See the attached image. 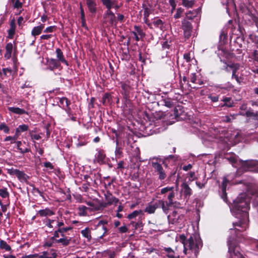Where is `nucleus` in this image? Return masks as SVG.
I'll use <instances>...</instances> for the list:
<instances>
[{"mask_svg":"<svg viewBox=\"0 0 258 258\" xmlns=\"http://www.w3.org/2000/svg\"><path fill=\"white\" fill-rule=\"evenodd\" d=\"M249 200L246 198L245 194L240 195L234 200L231 210L233 215L239 220L233 223L234 229H230L231 233L246 230L248 218L247 211L249 209Z\"/></svg>","mask_w":258,"mask_h":258,"instance_id":"1","label":"nucleus"},{"mask_svg":"<svg viewBox=\"0 0 258 258\" xmlns=\"http://www.w3.org/2000/svg\"><path fill=\"white\" fill-rule=\"evenodd\" d=\"M180 239L184 246V252L189 253L191 252L194 253L195 257H197L200 249L203 246L202 240L196 235L191 236L186 239L184 235L180 236Z\"/></svg>","mask_w":258,"mask_h":258,"instance_id":"2","label":"nucleus"},{"mask_svg":"<svg viewBox=\"0 0 258 258\" xmlns=\"http://www.w3.org/2000/svg\"><path fill=\"white\" fill-rule=\"evenodd\" d=\"M240 167L238 169V173L245 171L256 172L258 170V162L256 160H250L240 161Z\"/></svg>","mask_w":258,"mask_h":258,"instance_id":"3","label":"nucleus"},{"mask_svg":"<svg viewBox=\"0 0 258 258\" xmlns=\"http://www.w3.org/2000/svg\"><path fill=\"white\" fill-rule=\"evenodd\" d=\"M234 237H230L227 241L229 247V252L232 258H244L240 251V248L238 246H234L232 244Z\"/></svg>","mask_w":258,"mask_h":258,"instance_id":"4","label":"nucleus"},{"mask_svg":"<svg viewBox=\"0 0 258 258\" xmlns=\"http://www.w3.org/2000/svg\"><path fill=\"white\" fill-rule=\"evenodd\" d=\"M108 221L106 220H99L98 223L95 226V230L98 235V237L102 238L108 231L107 225Z\"/></svg>","mask_w":258,"mask_h":258,"instance_id":"5","label":"nucleus"},{"mask_svg":"<svg viewBox=\"0 0 258 258\" xmlns=\"http://www.w3.org/2000/svg\"><path fill=\"white\" fill-rule=\"evenodd\" d=\"M103 23L108 26L116 25L117 21L114 14L111 11H106L103 14Z\"/></svg>","mask_w":258,"mask_h":258,"instance_id":"6","label":"nucleus"},{"mask_svg":"<svg viewBox=\"0 0 258 258\" xmlns=\"http://www.w3.org/2000/svg\"><path fill=\"white\" fill-rule=\"evenodd\" d=\"M152 166L154 168V172L159 175V179L162 180L165 179L166 177V173L160 163L157 162H152Z\"/></svg>","mask_w":258,"mask_h":258,"instance_id":"7","label":"nucleus"},{"mask_svg":"<svg viewBox=\"0 0 258 258\" xmlns=\"http://www.w3.org/2000/svg\"><path fill=\"white\" fill-rule=\"evenodd\" d=\"M9 173L12 175H16L21 182L28 183L29 176L23 171H20L17 169H11L9 170Z\"/></svg>","mask_w":258,"mask_h":258,"instance_id":"8","label":"nucleus"},{"mask_svg":"<svg viewBox=\"0 0 258 258\" xmlns=\"http://www.w3.org/2000/svg\"><path fill=\"white\" fill-rule=\"evenodd\" d=\"M250 59L249 60V66L251 67L253 72L258 74V56L257 50H254L250 56Z\"/></svg>","mask_w":258,"mask_h":258,"instance_id":"9","label":"nucleus"},{"mask_svg":"<svg viewBox=\"0 0 258 258\" xmlns=\"http://www.w3.org/2000/svg\"><path fill=\"white\" fill-rule=\"evenodd\" d=\"M182 29L183 30L185 38H189L191 36L192 26L190 22L184 19L182 21Z\"/></svg>","mask_w":258,"mask_h":258,"instance_id":"10","label":"nucleus"},{"mask_svg":"<svg viewBox=\"0 0 258 258\" xmlns=\"http://www.w3.org/2000/svg\"><path fill=\"white\" fill-rule=\"evenodd\" d=\"M181 216L178 215L176 211H173L171 215L167 217L168 222L171 224H177L180 222Z\"/></svg>","mask_w":258,"mask_h":258,"instance_id":"11","label":"nucleus"},{"mask_svg":"<svg viewBox=\"0 0 258 258\" xmlns=\"http://www.w3.org/2000/svg\"><path fill=\"white\" fill-rule=\"evenodd\" d=\"M240 114L245 115L247 117L252 118L254 119H257L258 117V112L254 110L253 108L249 107L245 112H240Z\"/></svg>","mask_w":258,"mask_h":258,"instance_id":"12","label":"nucleus"},{"mask_svg":"<svg viewBox=\"0 0 258 258\" xmlns=\"http://www.w3.org/2000/svg\"><path fill=\"white\" fill-rule=\"evenodd\" d=\"M229 181L226 177H224L223 179V182L221 185V197L224 201L227 202V194L226 192V186Z\"/></svg>","mask_w":258,"mask_h":258,"instance_id":"13","label":"nucleus"},{"mask_svg":"<svg viewBox=\"0 0 258 258\" xmlns=\"http://www.w3.org/2000/svg\"><path fill=\"white\" fill-rule=\"evenodd\" d=\"M47 62L49 69L51 71L58 69L60 66V62L55 59H49Z\"/></svg>","mask_w":258,"mask_h":258,"instance_id":"14","label":"nucleus"},{"mask_svg":"<svg viewBox=\"0 0 258 258\" xmlns=\"http://www.w3.org/2000/svg\"><path fill=\"white\" fill-rule=\"evenodd\" d=\"M181 191L185 198H189L192 194L191 189L186 182H183L181 185Z\"/></svg>","mask_w":258,"mask_h":258,"instance_id":"15","label":"nucleus"},{"mask_svg":"<svg viewBox=\"0 0 258 258\" xmlns=\"http://www.w3.org/2000/svg\"><path fill=\"white\" fill-rule=\"evenodd\" d=\"M163 250L168 258H178L179 256V254L170 247H164Z\"/></svg>","mask_w":258,"mask_h":258,"instance_id":"16","label":"nucleus"},{"mask_svg":"<svg viewBox=\"0 0 258 258\" xmlns=\"http://www.w3.org/2000/svg\"><path fill=\"white\" fill-rule=\"evenodd\" d=\"M86 4L89 11L91 13H95L96 12V0H86Z\"/></svg>","mask_w":258,"mask_h":258,"instance_id":"17","label":"nucleus"},{"mask_svg":"<svg viewBox=\"0 0 258 258\" xmlns=\"http://www.w3.org/2000/svg\"><path fill=\"white\" fill-rule=\"evenodd\" d=\"M13 49V44L11 42L7 43L6 46V51L5 54V57L7 59H9L11 57Z\"/></svg>","mask_w":258,"mask_h":258,"instance_id":"18","label":"nucleus"},{"mask_svg":"<svg viewBox=\"0 0 258 258\" xmlns=\"http://www.w3.org/2000/svg\"><path fill=\"white\" fill-rule=\"evenodd\" d=\"M44 28V24H41L40 25L34 27L31 31V35L34 36L39 35L42 32Z\"/></svg>","mask_w":258,"mask_h":258,"instance_id":"19","label":"nucleus"},{"mask_svg":"<svg viewBox=\"0 0 258 258\" xmlns=\"http://www.w3.org/2000/svg\"><path fill=\"white\" fill-rule=\"evenodd\" d=\"M105 199L107 202V205H111L113 204H116L119 201L117 198L113 196L111 194L106 195Z\"/></svg>","mask_w":258,"mask_h":258,"instance_id":"20","label":"nucleus"},{"mask_svg":"<svg viewBox=\"0 0 258 258\" xmlns=\"http://www.w3.org/2000/svg\"><path fill=\"white\" fill-rule=\"evenodd\" d=\"M56 53L58 61L60 62H61L64 63L66 65L68 66V61L64 59L63 53L60 48H57L56 50Z\"/></svg>","mask_w":258,"mask_h":258,"instance_id":"21","label":"nucleus"},{"mask_svg":"<svg viewBox=\"0 0 258 258\" xmlns=\"http://www.w3.org/2000/svg\"><path fill=\"white\" fill-rule=\"evenodd\" d=\"M37 214H39L41 217L50 216L54 214V212L48 208H46L43 210H39Z\"/></svg>","mask_w":258,"mask_h":258,"instance_id":"22","label":"nucleus"},{"mask_svg":"<svg viewBox=\"0 0 258 258\" xmlns=\"http://www.w3.org/2000/svg\"><path fill=\"white\" fill-rule=\"evenodd\" d=\"M116 0H101L103 5L106 8V11H111Z\"/></svg>","mask_w":258,"mask_h":258,"instance_id":"23","label":"nucleus"},{"mask_svg":"<svg viewBox=\"0 0 258 258\" xmlns=\"http://www.w3.org/2000/svg\"><path fill=\"white\" fill-rule=\"evenodd\" d=\"M8 110L10 112L17 114H23L27 113L26 111L24 109L18 107H8Z\"/></svg>","mask_w":258,"mask_h":258,"instance_id":"24","label":"nucleus"},{"mask_svg":"<svg viewBox=\"0 0 258 258\" xmlns=\"http://www.w3.org/2000/svg\"><path fill=\"white\" fill-rule=\"evenodd\" d=\"M161 205V208H162L163 211L167 214L169 210V207L172 206V204H169V202H165L161 200V202L160 203Z\"/></svg>","mask_w":258,"mask_h":258,"instance_id":"25","label":"nucleus"},{"mask_svg":"<svg viewBox=\"0 0 258 258\" xmlns=\"http://www.w3.org/2000/svg\"><path fill=\"white\" fill-rule=\"evenodd\" d=\"M152 26H154L157 28H159L160 30H163L164 23L163 21L159 19H155L152 22Z\"/></svg>","mask_w":258,"mask_h":258,"instance_id":"26","label":"nucleus"},{"mask_svg":"<svg viewBox=\"0 0 258 258\" xmlns=\"http://www.w3.org/2000/svg\"><path fill=\"white\" fill-rule=\"evenodd\" d=\"M182 112V108L180 106H177L174 109L173 114L177 119L182 118V117H180Z\"/></svg>","mask_w":258,"mask_h":258,"instance_id":"27","label":"nucleus"},{"mask_svg":"<svg viewBox=\"0 0 258 258\" xmlns=\"http://www.w3.org/2000/svg\"><path fill=\"white\" fill-rule=\"evenodd\" d=\"M71 240V238H68L67 237H64L62 238H60L59 239H57L55 240L56 243H61L63 246H67L70 243V241Z\"/></svg>","mask_w":258,"mask_h":258,"instance_id":"28","label":"nucleus"},{"mask_svg":"<svg viewBox=\"0 0 258 258\" xmlns=\"http://www.w3.org/2000/svg\"><path fill=\"white\" fill-rule=\"evenodd\" d=\"M195 3L194 0H182V5L186 8H191Z\"/></svg>","mask_w":258,"mask_h":258,"instance_id":"29","label":"nucleus"},{"mask_svg":"<svg viewBox=\"0 0 258 258\" xmlns=\"http://www.w3.org/2000/svg\"><path fill=\"white\" fill-rule=\"evenodd\" d=\"M105 155L104 154L103 151H99L98 154L96 156V159L99 163H104L105 162Z\"/></svg>","mask_w":258,"mask_h":258,"instance_id":"30","label":"nucleus"},{"mask_svg":"<svg viewBox=\"0 0 258 258\" xmlns=\"http://www.w3.org/2000/svg\"><path fill=\"white\" fill-rule=\"evenodd\" d=\"M81 232L82 235L87 239L88 241H90L91 240V232L88 228H86L85 229L82 230Z\"/></svg>","mask_w":258,"mask_h":258,"instance_id":"31","label":"nucleus"},{"mask_svg":"<svg viewBox=\"0 0 258 258\" xmlns=\"http://www.w3.org/2000/svg\"><path fill=\"white\" fill-rule=\"evenodd\" d=\"M130 225L134 228L135 230H137L138 229H142V227L143 226V224L141 220H139L137 222L132 221Z\"/></svg>","mask_w":258,"mask_h":258,"instance_id":"32","label":"nucleus"},{"mask_svg":"<svg viewBox=\"0 0 258 258\" xmlns=\"http://www.w3.org/2000/svg\"><path fill=\"white\" fill-rule=\"evenodd\" d=\"M88 209V208L82 205L79 207L78 208V211H79V214L80 216H85L87 215V210Z\"/></svg>","mask_w":258,"mask_h":258,"instance_id":"33","label":"nucleus"},{"mask_svg":"<svg viewBox=\"0 0 258 258\" xmlns=\"http://www.w3.org/2000/svg\"><path fill=\"white\" fill-rule=\"evenodd\" d=\"M134 28L135 30L134 32H137V34L139 35L141 38H143L145 36V32L143 31V30L140 27L138 26H135Z\"/></svg>","mask_w":258,"mask_h":258,"instance_id":"34","label":"nucleus"},{"mask_svg":"<svg viewBox=\"0 0 258 258\" xmlns=\"http://www.w3.org/2000/svg\"><path fill=\"white\" fill-rule=\"evenodd\" d=\"M0 248L1 249H5L6 251H9L11 250V246L7 244V243L3 240H1L0 241Z\"/></svg>","mask_w":258,"mask_h":258,"instance_id":"35","label":"nucleus"},{"mask_svg":"<svg viewBox=\"0 0 258 258\" xmlns=\"http://www.w3.org/2000/svg\"><path fill=\"white\" fill-rule=\"evenodd\" d=\"M198 14V11L196 10L193 11H189L186 13V17L189 20H192L194 18L197 16Z\"/></svg>","mask_w":258,"mask_h":258,"instance_id":"36","label":"nucleus"},{"mask_svg":"<svg viewBox=\"0 0 258 258\" xmlns=\"http://www.w3.org/2000/svg\"><path fill=\"white\" fill-rule=\"evenodd\" d=\"M59 103L62 106V108H64V107L66 106H68V104H71L70 101L66 97H62L60 98Z\"/></svg>","mask_w":258,"mask_h":258,"instance_id":"37","label":"nucleus"},{"mask_svg":"<svg viewBox=\"0 0 258 258\" xmlns=\"http://www.w3.org/2000/svg\"><path fill=\"white\" fill-rule=\"evenodd\" d=\"M13 4V7L14 9L19 10L20 9H22V7L23 6V4L21 3L19 0H16L15 1H14L13 2H11Z\"/></svg>","mask_w":258,"mask_h":258,"instance_id":"38","label":"nucleus"},{"mask_svg":"<svg viewBox=\"0 0 258 258\" xmlns=\"http://www.w3.org/2000/svg\"><path fill=\"white\" fill-rule=\"evenodd\" d=\"M143 211L142 210H136L134 211L133 213L131 214L128 215L127 218L129 219H132L133 218H135L137 216H138L140 214H142Z\"/></svg>","mask_w":258,"mask_h":258,"instance_id":"39","label":"nucleus"},{"mask_svg":"<svg viewBox=\"0 0 258 258\" xmlns=\"http://www.w3.org/2000/svg\"><path fill=\"white\" fill-rule=\"evenodd\" d=\"M0 196L3 198H6L9 197V193L8 191L7 188L6 187L0 189Z\"/></svg>","mask_w":258,"mask_h":258,"instance_id":"40","label":"nucleus"},{"mask_svg":"<svg viewBox=\"0 0 258 258\" xmlns=\"http://www.w3.org/2000/svg\"><path fill=\"white\" fill-rule=\"evenodd\" d=\"M28 128V126L27 125H20L16 128V134H17L18 133L20 134L21 132L26 131H27Z\"/></svg>","mask_w":258,"mask_h":258,"instance_id":"41","label":"nucleus"},{"mask_svg":"<svg viewBox=\"0 0 258 258\" xmlns=\"http://www.w3.org/2000/svg\"><path fill=\"white\" fill-rule=\"evenodd\" d=\"M143 7L144 8V17H148L151 13V10L144 4H143Z\"/></svg>","mask_w":258,"mask_h":258,"instance_id":"42","label":"nucleus"},{"mask_svg":"<svg viewBox=\"0 0 258 258\" xmlns=\"http://www.w3.org/2000/svg\"><path fill=\"white\" fill-rule=\"evenodd\" d=\"M171 41H168L167 40H164L162 42V46L163 49H169L171 46Z\"/></svg>","mask_w":258,"mask_h":258,"instance_id":"43","label":"nucleus"},{"mask_svg":"<svg viewBox=\"0 0 258 258\" xmlns=\"http://www.w3.org/2000/svg\"><path fill=\"white\" fill-rule=\"evenodd\" d=\"M145 212L149 214H153L155 212V208L152 205H149L145 209Z\"/></svg>","mask_w":258,"mask_h":258,"instance_id":"44","label":"nucleus"},{"mask_svg":"<svg viewBox=\"0 0 258 258\" xmlns=\"http://www.w3.org/2000/svg\"><path fill=\"white\" fill-rule=\"evenodd\" d=\"M231 98L230 97H225L223 99L222 101L225 102L224 105L227 107H232V103L230 102Z\"/></svg>","mask_w":258,"mask_h":258,"instance_id":"45","label":"nucleus"},{"mask_svg":"<svg viewBox=\"0 0 258 258\" xmlns=\"http://www.w3.org/2000/svg\"><path fill=\"white\" fill-rule=\"evenodd\" d=\"M163 102V104L168 107H172L173 105V102L170 99H164Z\"/></svg>","mask_w":258,"mask_h":258,"instance_id":"46","label":"nucleus"},{"mask_svg":"<svg viewBox=\"0 0 258 258\" xmlns=\"http://www.w3.org/2000/svg\"><path fill=\"white\" fill-rule=\"evenodd\" d=\"M183 11L184 10L182 8H178L177 9L176 14L174 16V18L175 19H178L180 18L181 16V14L183 13Z\"/></svg>","mask_w":258,"mask_h":258,"instance_id":"47","label":"nucleus"},{"mask_svg":"<svg viewBox=\"0 0 258 258\" xmlns=\"http://www.w3.org/2000/svg\"><path fill=\"white\" fill-rule=\"evenodd\" d=\"M174 197V192L173 190H171V191L169 192V194L168 196L167 199L169 200V204L173 205V199Z\"/></svg>","mask_w":258,"mask_h":258,"instance_id":"48","label":"nucleus"},{"mask_svg":"<svg viewBox=\"0 0 258 258\" xmlns=\"http://www.w3.org/2000/svg\"><path fill=\"white\" fill-rule=\"evenodd\" d=\"M0 130L3 131L5 133H9L10 131L9 127L5 123L0 124Z\"/></svg>","mask_w":258,"mask_h":258,"instance_id":"49","label":"nucleus"},{"mask_svg":"<svg viewBox=\"0 0 258 258\" xmlns=\"http://www.w3.org/2000/svg\"><path fill=\"white\" fill-rule=\"evenodd\" d=\"M110 101V95L108 94H105L103 97V103L105 104L107 102H109Z\"/></svg>","mask_w":258,"mask_h":258,"instance_id":"50","label":"nucleus"},{"mask_svg":"<svg viewBox=\"0 0 258 258\" xmlns=\"http://www.w3.org/2000/svg\"><path fill=\"white\" fill-rule=\"evenodd\" d=\"M177 2V0H169V1L170 5L171 6V7L172 8V9H171L172 12H173V11L175 10Z\"/></svg>","mask_w":258,"mask_h":258,"instance_id":"51","label":"nucleus"},{"mask_svg":"<svg viewBox=\"0 0 258 258\" xmlns=\"http://www.w3.org/2000/svg\"><path fill=\"white\" fill-rule=\"evenodd\" d=\"M174 187H166L161 190V194H164L167 192L171 191L173 189Z\"/></svg>","mask_w":258,"mask_h":258,"instance_id":"52","label":"nucleus"},{"mask_svg":"<svg viewBox=\"0 0 258 258\" xmlns=\"http://www.w3.org/2000/svg\"><path fill=\"white\" fill-rule=\"evenodd\" d=\"M32 192L35 195H36L38 194L41 197L43 196V192H41L38 188H37L34 186L33 187V188L32 189Z\"/></svg>","mask_w":258,"mask_h":258,"instance_id":"53","label":"nucleus"},{"mask_svg":"<svg viewBox=\"0 0 258 258\" xmlns=\"http://www.w3.org/2000/svg\"><path fill=\"white\" fill-rule=\"evenodd\" d=\"M234 115H231L230 116H226L224 118V121L226 122H230L231 121L232 119H234Z\"/></svg>","mask_w":258,"mask_h":258,"instance_id":"54","label":"nucleus"},{"mask_svg":"<svg viewBox=\"0 0 258 258\" xmlns=\"http://www.w3.org/2000/svg\"><path fill=\"white\" fill-rule=\"evenodd\" d=\"M178 157L176 155H169L166 157H165V159L166 160H172L173 161H176L177 160Z\"/></svg>","mask_w":258,"mask_h":258,"instance_id":"55","label":"nucleus"},{"mask_svg":"<svg viewBox=\"0 0 258 258\" xmlns=\"http://www.w3.org/2000/svg\"><path fill=\"white\" fill-rule=\"evenodd\" d=\"M36 257L38 258H51L48 256V253L47 251H44L42 253V254L39 255L37 254V256Z\"/></svg>","mask_w":258,"mask_h":258,"instance_id":"56","label":"nucleus"},{"mask_svg":"<svg viewBox=\"0 0 258 258\" xmlns=\"http://www.w3.org/2000/svg\"><path fill=\"white\" fill-rule=\"evenodd\" d=\"M183 58L185 59L186 61V62H189L191 61V56L190 53H185L183 55Z\"/></svg>","mask_w":258,"mask_h":258,"instance_id":"57","label":"nucleus"},{"mask_svg":"<svg viewBox=\"0 0 258 258\" xmlns=\"http://www.w3.org/2000/svg\"><path fill=\"white\" fill-rule=\"evenodd\" d=\"M72 228L71 227H63L58 228V231H59V233H65L67 232L68 230H71Z\"/></svg>","mask_w":258,"mask_h":258,"instance_id":"58","label":"nucleus"},{"mask_svg":"<svg viewBox=\"0 0 258 258\" xmlns=\"http://www.w3.org/2000/svg\"><path fill=\"white\" fill-rule=\"evenodd\" d=\"M55 29V26H49L46 28L44 31V33L52 32Z\"/></svg>","mask_w":258,"mask_h":258,"instance_id":"59","label":"nucleus"},{"mask_svg":"<svg viewBox=\"0 0 258 258\" xmlns=\"http://www.w3.org/2000/svg\"><path fill=\"white\" fill-rule=\"evenodd\" d=\"M190 82L193 83H196L197 80V75L196 73H192L190 77Z\"/></svg>","mask_w":258,"mask_h":258,"instance_id":"60","label":"nucleus"},{"mask_svg":"<svg viewBox=\"0 0 258 258\" xmlns=\"http://www.w3.org/2000/svg\"><path fill=\"white\" fill-rule=\"evenodd\" d=\"M161 202V200L157 201L156 202H155L152 205L155 208V210H156L157 208H160L161 205H160V202Z\"/></svg>","mask_w":258,"mask_h":258,"instance_id":"61","label":"nucleus"},{"mask_svg":"<svg viewBox=\"0 0 258 258\" xmlns=\"http://www.w3.org/2000/svg\"><path fill=\"white\" fill-rule=\"evenodd\" d=\"M44 166L46 168H48L50 169H53V166L50 162H46L44 163Z\"/></svg>","mask_w":258,"mask_h":258,"instance_id":"62","label":"nucleus"},{"mask_svg":"<svg viewBox=\"0 0 258 258\" xmlns=\"http://www.w3.org/2000/svg\"><path fill=\"white\" fill-rule=\"evenodd\" d=\"M119 231L120 233H125L127 232L128 229L125 226H123L118 228Z\"/></svg>","mask_w":258,"mask_h":258,"instance_id":"63","label":"nucleus"},{"mask_svg":"<svg viewBox=\"0 0 258 258\" xmlns=\"http://www.w3.org/2000/svg\"><path fill=\"white\" fill-rule=\"evenodd\" d=\"M115 153L116 156L120 157L122 154V152L121 151L120 148L116 147L115 151Z\"/></svg>","mask_w":258,"mask_h":258,"instance_id":"64","label":"nucleus"}]
</instances>
